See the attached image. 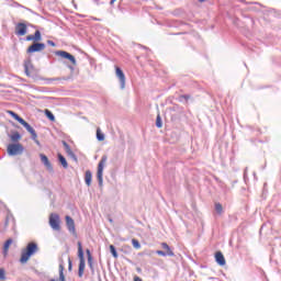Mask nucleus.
<instances>
[{
  "label": "nucleus",
  "mask_w": 281,
  "mask_h": 281,
  "mask_svg": "<svg viewBox=\"0 0 281 281\" xmlns=\"http://www.w3.org/2000/svg\"><path fill=\"white\" fill-rule=\"evenodd\" d=\"M61 144H63L64 148H66V146H69V144L65 140H63Z\"/></svg>",
  "instance_id": "obj_44"
},
{
  "label": "nucleus",
  "mask_w": 281,
  "mask_h": 281,
  "mask_svg": "<svg viewBox=\"0 0 281 281\" xmlns=\"http://www.w3.org/2000/svg\"><path fill=\"white\" fill-rule=\"evenodd\" d=\"M15 34L16 36H25V34H27V24L19 22L15 25Z\"/></svg>",
  "instance_id": "obj_9"
},
{
  "label": "nucleus",
  "mask_w": 281,
  "mask_h": 281,
  "mask_svg": "<svg viewBox=\"0 0 281 281\" xmlns=\"http://www.w3.org/2000/svg\"><path fill=\"white\" fill-rule=\"evenodd\" d=\"M12 243H13L12 238H9L5 240L3 245V250H2L3 256H8V251H10V245H12Z\"/></svg>",
  "instance_id": "obj_15"
},
{
  "label": "nucleus",
  "mask_w": 281,
  "mask_h": 281,
  "mask_svg": "<svg viewBox=\"0 0 281 281\" xmlns=\"http://www.w3.org/2000/svg\"><path fill=\"white\" fill-rule=\"evenodd\" d=\"M47 45H50V47H56V43L52 40L47 41Z\"/></svg>",
  "instance_id": "obj_37"
},
{
  "label": "nucleus",
  "mask_w": 281,
  "mask_h": 281,
  "mask_svg": "<svg viewBox=\"0 0 281 281\" xmlns=\"http://www.w3.org/2000/svg\"><path fill=\"white\" fill-rule=\"evenodd\" d=\"M23 150H24L23 145H21L20 143L10 144V145H8V148H7V153L11 157H14L16 155H22Z\"/></svg>",
  "instance_id": "obj_5"
},
{
  "label": "nucleus",
  "mask_w": 281,
  "mask_h": 281,
  "mask_svg": "<svg viewBox=\"0 0 281 281\" xmlns=\"http://www.w3.org/2000/svg\"><path fill=\"white\" fill-rule=\"evenodd\" d=\"M77 245H78V258H79L78 276L82 278V276H85V267H86L85 250H82L81 241H78Z\"/></svg>",
  "instance_id": "obj_3"
},
{
  "label": "nucleus",
  "mask_w": 281,
  "mask_h": 281,
  "mask_svg": "<svg viewBox=\"0 0 281 281\" xmlns=\"http://www.w3.org/2000/svg\"><path fill=\"white\" fill-rule=\"evenodd\" d=\"M38 251H40L38 244H36L35 241L29 243L26 247L23 248L21 251V257H20L21 265H25L30 260V258L35 254H38Z\"/></svg>",
  "instance_id": "obj_1"
},
{
  "label": "nucleus",
  "mask_w": 281,
  "mask_h": 281,
  "mask_svg": "<svg viewBox=\"0 0 281 281\" xmlns=\"http://www.w3.org/2000/svg\"><path fill=\"white\" fill-rule=\"evenodd\" d=\"M115 1H117V0H111L110 5H113V3H115Z\"/></svg>",
  "instance_id": "obj_46"
},
{
  "label": "nucleus",
  "mask_w": 281,
  "mask_h": 281,
  "mask_svg": "<svg viewBox=\"0 0 281 281\" xmlns=\"http://www.w3.org/2000/svg\"><path fill=\"white\" fill-rule=\"evenodd\" d=\"M65 148V150H66V153H67V155L68 154H70L72 150H71V146H66V147H64Z\"/></svg>",
  "instance_id": "obj_40"
},
{
  "label": "nucleus",
  "mask_w": 281,
  "mask_h": 281,
  "mask_svg": "<svg viewBox=\"0 0 281 281\" xmlns=\"http://www.w3.org/2000/svg\"><path fill=\"white\" fill-rule=\"evenodd\" d=\"M7 113L9 115H11V117H13V120H15V121L20 117L19 114H16V112H14L12 110H8Z\"/></svg>",
  "instance_id": "obj_29"
},
{
  "label": "nucleus",
  "mask_w": 281,
  "mask_h": 281,
  "mask_svg": "<svg viewBox=\"0 0 281 281\" xmlns=\"http://www.w3.org/2000/svg\"><path fill=\"white\" fill-rule=\"evenodd\" d=\"M115 74L116 78H119L120 87L122 90L126 89V75H124V71L122 68L115 66Z\"/></svg>",
  "instance_id": "obj_6"
},
{
  "label": "nucleus",
  "mask_w": 281,
  "mask_h": 281,
  "mask_svg": "<svg viewBox=\"0 0 281 281\" xmlns=\"http://www.w3.org/2000/svg\"><path fill=\"white\" fill-rule=\"evenodd\" d=\"M88 266L93 271V259L88 260Z\"/></svg>",
  "instance_id": "obj_38"
},
{
  "label": "nucleus",
  "mask_w": 281,
  "mask_h": 281,
  "mask_svg": "<svg viewBox=\"0 0 281 281\" xmlns=\"http://www.w3.org/2000/svg\"><path fill=\"white\" fill-rule=\"evenodd\" d=\"M86 254H87V256H88V260H93V256H91V250H89V249H86Z\"/></svg>",
  "instance_id": "obj_35"
},
{
  "label": "nucleus",
  "mask_w": 281,
  "mask_h": 281,
  "mask_svg": "<svg viewBox=\"0 0 281 281\" xmlns=\"http://www.w3.org/2000/svg\"><path fill=\"white\" fill-rule=\"evenodd\" d=\"M60 80H67V78L57 77V78H46V79H44L45 85H52V82H60Z\"/></svg>",
  "instance_id": "obj_17"
},
{
  "label": "nucleus",
  "mask_w": 281,
  "mask_h": 281,
  "mask_svg": "<svg viewBox=\"0 0 281 281\" xmlns=\"http://www.w3.org/2000/svg\"><path fill=\"white\" fill-rule=\"evenodd\" d=\"M55 56H60L65 60H70L72 65H77L76 57L66 50H56Z\"/></svg>",
  "instance_id": "obj_7"
},
{
  "label": "nucleus",
  "mask_w": 281,
  "mask_h": 281,
  "mask_svg": "<svg viewBox=\"0 0 281 281\" xmlns=\"http://www.w3.org/2000/svg\"><path fill=\"white\" fill-rule=\"evenodd\" d=\"M16 122H19V124H21L22 126H24L27 122L25 120H23V117L18 116Z\"/></svg>",
  "instance_id": "obj_34"
},
{
  "label": "nucleus",
  "mask_w": 281,
  "mask_h": 281,
  "mask_svg": "<svg viewBox=\"0 0 281 281\" xmlns=\"http://www.w3.org/2000/svg\"><path fill=\"white\" fill-rule=\"evenodd\" d=\"M31 139H33L36 146H41V142L38 140V134H36V130H33L31 134Z\"/></svg>",
  "instance_id": "obj_20"
},
{
  "label": "nucleus",
  "mask_w": 281,
  "mask_h": 281,
  "mask_svg": "<svg viewBox=\"0 0 281 281\" xmlns=\"http://www.w3.org/2000/svg\"><path fill=\"white\" fill-rule=\"evenodd\" d=\"M74 262L71 261V257H68V271H72Z\"/></svg>",
  "instance_id": "obj_30"
},
{
  "label": "nucleus",
  "mask_w": 281,
  "mask_h": 281,
  "mask_svg": "<svg viewBox=\"0 0 281 281\" xmlns=\"http://www.w3.org/2000/svg\"><path fill=\"white\" fill-rule=\"evenodd\" d=\"M97 139L98 142H104V133L100 128L97 130Z\"/></svg>",
  "instance_id": "obj_22"
},
{
  "label": "nucleus",
  "mask_w": 281,
  "mask_h": 281,
  "mask_svg": "<svg viewBox=\"0 0 281 281\" xmlns=\"http://www.w3.org/2000/svg\"><path fill=\"white\" fill-rule=\"evenodd\" d=\"M48 223L54 232H60V215L57 213H50Z\"/></svg>",
  "instance_id": "obj_4"
},
{
  "label": "nucleus",
  "mask_w": 281,
  "mask_h": 281,
  "mask_svg": "<svg viewBox=\"0 0 281 281\" xmlns=\"http://www.w3.org/2000/svg\"><path fill=\"white\" fill-rule=\"evenodd\" d=\"M190 94H182L179 97V102L188 103V100H190Z\"/></svg>",
  "instance_id": "obj_23"
},
{
  "label": "nucleus",
  "mask_w": 281,
  "mask_h": 281,
  "mask_svg": "<svg viewBox=\"0 0 281 281\" xmlns=\"http://www.w3.org/2000/svg\"><path fill=\"white\" fill-rule=\"evenodd\" d=\"M10 137L12 142H19V139H21V134L19 132H14Z\"/></svg>",
  "instance_id": "obj_24"
},
{
  "label": "nucleus",
  "mask_w": 281,
  "mask_h": 281,
  "mask_svg": "<svg viewBox=\"0 0 281 281\" xmlns=\"http://www.w3.org/2000/svg\"><path fill=\"white\" fill-rule=\"evenodd\" d=\"M110 254H112L113 258H117V249L113 245H110Z\"/></svg>",
  "instance_id": "obj_28"
},
{
  "label": "nucleus",
  "mask_w": 281,
  "mask_h": 281,
  "mask_svg": "<svg viewBox=\"0 0 281 281\" xmlns=\"http://www.w3.org/2000/svg\"><path fill=\"white\" fill-rule=\"evenodd\" d=\"M97 5H100V0H93Z\"/></svg>",
  "instance_id": "obj_47"
},
{
  "label": "nucleus",
  "mask_w": 281,
  "mask_h": 281,
  "mask_svg": "<svg viewBox=\"0 0 281 281\" xmlns=\"http://www.w3.org/2000/svg\"><path fill=\"white\" fill-rule=\"evenodd\" d=\"M68 157H70V159H74V161H78V156H76V154L74 151H70L68 154Z\"/></svg>",
  "instance_id": "obj_31"
},
{
  "label": "nucleus",
  "mask_w": 281,
  "mask_h": 281,
  "mask_svg": "<svg viewBox=\"0 0 281 281\" xmlns=\"http://www.w3.org/2000/svg\"><path fill=\"white\" fill-rule=\"evenodd\" d=\"M161 247H162V249H170V246L168 245V244H166V243H162L161 244Z\"/></svg>",
  "instance_id": "obj_41"
},
{
  "label": "nucleus",
  "mask_w": 281,
  "mask_h": 281,
  "mask_svg": "<svg viewBox=\"0 0 281 281\" xmlns=\"http://www.w3.org/2000/svg\"><path fill=\"white\" fill-rule=\"evenodd\" d=\"M204 1H207V0H199L200 3H204Z\"/></svg>",
  "instance_id": "obj_49"
},
{
  "label": "nucleus",
  "mask_w": 281,
  "mask_h": 281,
  "mask_svg": "<svg viewBox=\"0 0 281 281\" xmlns=\"http://www.w3.org/2000/svg\"><path fill=\"white\" fill-rule=\"evenodd\" d=\"M26 41H34V35H27Z\"/></svg>",
  "instance_id": "obj_42"
},
{
  "label": "nucleus",
  "mask_w": 281,
  "mask_h": 281,
  "mask_svg": "<svg viewBox=\"0 0 281 281\" xmlns=\"http://www.w3.org/2000/svg\"><path fill=\"white\" fill-rule=\"evenodd\" d=\"M92 180H93V173L91 172V170H87L85 175V182H86V186H88V188L91 186Z\"/></svg>",
  "instance_id": "obj_14"
},
{
  "label": "nucleus",
  "mask_w": 281,
  "mask_h": 281,
  "mask_svg": "<svg viewBox=\"0 0 281 281\" xmlns=\"http://www.w3.org/2000/svg\"><path fill=\"white\" fill-rule=\"evenodd\" d=\"M165 254H167L166 256H169V257H175V252L172 251V249L168 248L165 250Z\"/></svg>",
  "instance_id": "obj_32"
},
{
  "label": "nucleus",
  "mask_w": 281,
  "mask_h": 281,
  "mask_svg": "<svg viewBox=\"0 0 281 281\" xmlns=\"http://www.w3.org/2000/svg\"><path fill=\"white\" fill-rule=\"evenodd\" d=\"M68 69H70V71H74V66H68Z\"/></svg>",
  "instance_id": "obj_48"
},
{
  "label": "nucleus",
  "mask_w": 281,
  "mask_h": 281,
  "mask_svg": "<svg viewBox=\"0 0 281 281\" xmlns=\"http://www.w3.org/2000/svg\"><path fill=\"white\" fill-rule=\"evenodd\" d=\"M215 212L217 213V214H223V204H221V203H215Z\"/></svg>",
  "instance_id": "obj_27"
},
{
  "label": "nucleus",
  "mask_w": 281,
  "mask_h": 281,
  "mask_svg": "<svg viewBox=\"0 0 281 281\" xmlns=\"http://www.w3.org/2000/svg\"><path fill=\"white\" fill-rule=\"evenodd\" d=\"M134 281H143L142 278H139L138 276L134 277Z\"/></svg>",
  "instance_id": "obj_43"
},
{
  "label": "nucleus",
  "mask_w": 281,
  "mask_h": 281,
  "mask_svg": "<svg viewBox=\"0 0 281 281\" xmlns=\"http://www.w3.org/2000/svg\"><path fill=\"white\" fill-rule=\"evenodd\" d=\"M156 126L157 128H161L164 126V122L161 121V115H157L156 117Z\"/></svg>",
  "instance_id": "obj_26"
},
{
  "label": "nucleus",
  "mask_w": 281,
  "mask_h": 281,
  "mask_svg": "<svg viewBox=\"0 0 281 281\" xmlns=\"http://www.w3.org/2000/svg\"><path fill=\"white\" fill-rule=\"evenodd\" d=\"M47 120H49V122H56V116L54 115V113L52 111H49L48 109H46L44 111Z\"/></svg>",
  "instance_id": "obj_18"
},
{
  "label": "nucleus",
  "mask_w": 281,
  "mask_h": 281,
  "mask_svg": "<svg viewBox=\"0 0 281 281\" xmlns=\"http://www.w3.org/2000/svg\"><path fill=\"white\" fill-rule=\"evenodd\" d=\"M137 271H142V269L138 268Z\"/></svg>",
  "instance_id": "obj_50"
},
{
  "label": "nucleus",
  "mask_w": 281,
  "mask_h": 281,
  "mask_svg": "<svg viewBox=\"0 0 281 281\" xmlns=\"http://www.w3.org/2000/svg\"><path fill=\"white\" fill-rule=\"evenodd\" d=\"M57 159H58L59 164L63 166V168H65V170H67V168H69L67 158H65V156H63V154L57 155Z\"/></svg>",
  "instance_id": "obj_13"
},
{
  "label": "nucleus",
  "mask_w": 281,
  "mask_h": 281,
  "mask_svg": "<svg viewBox=\"0 0 281 281\" xmlns=\"http://www.w3.org/2000/svg\"><path fill=\"white\" fill-rule=\"evenodd\" d=\"M31 139H33L36 146H41V142L38 140V134H36V130H33L31 134Z\"/></svg>",
  "instance_id": "obj_19"
},
{
  "label": "nucleus",
  "mask_w": 281,
  "mask_h": 281,
  "mask_svg": "<svg viewBox=\"0 0 281 281\" xmlns=\"http://www.w3.org/2000/svg\"><path fill=\"white\" fill-rule=\"evenodd\" d=\"M0 280H5V269L0 268Z\"/></svg>",
  "instance_id": "obj_33"
},
{
  "label": "nucleus",
  "mask_w": 281,
  "mask_h": 281,
  "mask_svg": "<svg viewBox=\"0 0 281 281\" xmlns=\"http://www.w3.org/2000/svg\"><path fill=\"white\" fill-rule=\"evenodd\" d=\"M66 226L70 234H76V222L69 215L66 216Z\"/></svg>",
  "instance_id": "obj_10"
},
{
  "label": "nucleus",
  "mask_w": 281,
  "mask_h": 281,
  "mask_svg": "<svg viewBox=\"0 0 281 281\" xmlns=\"http://www.w3.org/2000/svg\"><path fill=\"white\" fill-rule=\"evenodd\" d=\"M34 42L38 43V41H43V36L41 35V31H35L34 35H33Z\"/></svg>",
  "instance_id": "obj_21"
},
{
  "label": "nucleus",
  "mask_w": 281,
  "mask_h": 281,
  "mask_svg": "<svg viewBox=\"0 0 281 281\" xmlns=\"http://www.w3.org/2000/svg\"><path fill=\"white\" fill-rule=\"evenodd\" d=\"M40 158H41L42 164L45 166V168H47V170H49V172H53L54 167L52 166L49 158H47V156H45V154H40Z\"/></svg>",
  "instance_id": "obj_11"
},
{
  "label": "nucleus",
  "mask_w": 281,
  "mask_h": 281,
  "mask_svg": "<svg viewBox=\"0 0 281 281\" xmlns=\"http://www.w3.org/2000/svg\"><path fill=\"white\" fill-rule=\"evenodd\" d=\"M43 49H45V43L34 42L26 49V54H35L36 52H43Z\"/></svg>",
  "instance_id": "obj_8"
},
{
  "label": "nucleus",
  "mask_w": 281,
  "mask_h": 281,
  "mask_svg": "<svg viewBox=\"0 0 281 281\" xmlns=\"http://www.w3.org/2000/svg\"><path fill=\"white\" fill-rule=\"evenodd\" d=\"M23 126L26 131H30L32 128V125H30V123L27 122Z\"/></svg>",
  "instance_id": "obj_39"
},
{
  "label": "nucleus",
  "mask_w": 281,
  "mask_h": 281,
  "mask_svg": "<svg viewBox=\"0 0 281 281\" xmlns=\"http://www.w3.org/2000/svg\"><path fill=\"white\" fill-rule=\"evenodd\" d=\"M30 69H32V61H25L24 63V72L26 74V76L29 78L32 77V72L30 71Z\"/></svg>",
  "instance_id": "obj_16"
},
{
  "label": "nucleus",
  "mask_w": 281,
  "mask_h": 281,
  "mask_svg": "<svg viewBox=\"0 0 281 281\" xmlns=\"http://www.w3.org/2000/svg\"><path fill=\"white\" fill-rule=\"evenodd\" d=\"M215 262H217L220 267H225V265H227V261L225 260V256L223 255L222 251L215 252Z\"/></svg>",
  "instance_id": "obj_12"
},
{
  "label": "nucleus",
  "mask_w": 281,
  "mask_h": 281,
  "mask_svg": "<svg viewBox=\"0 0 281 281\" xmlns=\"http://www.w3.org/2000/svg\"><path fill=\"white\" fill-rule=\"evenodd\" d=\"M132 245L134 249H142V244H139V240H137L136 238L132 239Z\"/></svg>",
  "instance_id": "obj_25"
},
{
  "label": "nucleus",
  "mask_w": 281,
  "mask_h": 281,
  "mask_svg": "<svg viewBox=\"0 0 281 281\" xmlns=\"http://www.w3.org/2000/svg\"><path fill=\"white\" fill-rule=\"evenodd\" d=\"M34 131H35L34 127H31V130H29L27 133L32 134Z\"/></svg>",
  "instance_id": "obj_45"
},
{
  "label": "nucleus",
  "mask_w": 281,
  "mask_h": 281,
  "mask_svg": "<svg viewBox=\"0 0 281 281\" xmlns=\"http://www.w3.org/2000/svg\"><path fill=\"white\" fill-rule=\"evenodd\" d=\"M108 159L109 157H106V155H103L101 157V160L98 164L97 179H98L99 188H102L104 186L103 175H104V166L106 165Z\"/></svg>",
  "instance_id": "obj_2"
},
{
  "label": "nucleus",
  "mask_w": 281,
  "mask_h": 281,
  "mask_svg": "<svg viewBox=\"0 0 281 281\" xmlns=\"http://www.w3.org/2000/svg\"><path fill=\"white\" fill-rule=\"evenodd\" d=\"M157 256H162V257H166L167 254L165 252V250H157L156 251Z\"/></svg>",
  "instance_id": "obj_36"
}]
</instances>
